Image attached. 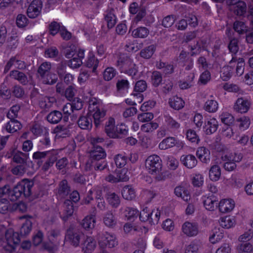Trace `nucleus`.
<instances>
[{
  "label": "nucleus",
  "instance_id": "40",
  "mask_svg": "<svg viewBox=\"0 0 253 253\" xmlns=\"http://www.w3.org/2000/svg\"><path fill=\"white\" fill-rule=\"evenodd\" d=\"M95 222V216L94 215H89L86 216L83 219L81 225L85 229L89 230L94 227Z\"/></svg>",
  "mask_w": 253,
  "mask_h": 253
},
{
  "label": "nucleus",
  "instance_id": "1",
  "mask_svg": "<svg viewBox=\"0 0 253 253\" xmlns=\"http://www.w3.org/2000/svg\"><path fill=\"white\" fill-rule=\"evenodd\" d=\"M106 115V111L99 103L96 101L89 103L86 116H80L78 125L82 129L90 130L92 127V119L96 127H98Z\"/></svg>",
  "mask_w": 253,
  "mask_h": 253
},
{
  "label": "nucleus",
  "instance_id": "23",
  "mask_svg": "<svg viewBox=\"0 0 253 253\" xmlns=\"http://www.w3.org/2000/svg\"><path fill=\"white\" fill-rule=\"evenodd\" d=\"M96 247V241L92 237L87 236L81 244V248L84 253H91Z\"/></svg>",
  "mask_w": 253,
  "mask_h": 253
},
{
  "label": "nucleus",
  "instance_id": "30",
  "mask_svg": "<svg viewBox=\"0 0 253 253\" xmlns=\"http://www.w3.org/2000/svg\"><path fill=\"white\" fill-rule=\"evenodd\" d=\"M116 86L117 89V95L118 96H124L128 92L129 83L127 80L122 79L117 82Z\"/></svg>",
  "mask_w": 253,
  "mask_h": 253
},
{
  "label": "nucleus",
  "instance_id": "35",
  "mask_svg": "<svg viewBox=\"0 0 253 253\" xmlns=\"http://www.w3.org/2000/svg\"><path fill=\"white\" fill-rule=\"evenodd\" d=\"M122 195L124 199L131 200L136 197V192L131 185H126L122 190Z\"/></svg>",
  "mask_w": 253,
  "mask_h": 253
},
{
  "label": "nucleus",
  "instance_id": "12",
  "mask_svg": "<svg viewBox=\"0 0 253 253\" xmlns=\"http://www.w3.org/2000/svg\"><path fill=\"white\" fill-rule=\"evenodd\" d=\"M251 105V102L249 98L241 97L236 100L233 108L236 112L244 114L247 113L249 110Z\"/></svg>",
  "mask_w": 253,
  "mask_h": 253
},
{
  "label": "nucleus",
  "instance_id": "42",
  "mask_svg": "<svg viewBox=\"0 0 253 253\" xmlns=\"http://www.w3.org/2000/svg\"><path fill=\"white\" fill-rule=\"evenodd\" d=\"M235 71V68L229 64L228 66H224L222 68L220 77L223 81H227L229 80L232 77L233 72Z\"/></svg>",
  "mask_w": 253,
  "mask_h": 253
},
{
  "label": "nucleus",
  "instance_id": "29",
  "mask_svg": "<svg viewBox=\"0 0 253 253\" xmlns=\"http://www.w3.org/2000/svg\"><path fill=\"white\" fill-rule=\"evenodd\" d=\"M65 208L60 217L64 222H66L74 212V204L70 200H65L64 203Z\"/></svg>",
  "mask_w": 253,
  "mask_h": 253
},
{
  "label": "nucleus",
  "instance_id": "26",
  "mask_svg": "<svg viewBox=\"0 0 253 253\" xmlns=\"http://www.w3.org/2000/svg\"><path fill=\"white\" fill-rule=\"evenodd\" d=\"M99 60L95 57L92 51L88 53L87 57L84 62V66L88 68L92 69V72H95L98 66Z\"/></svg>",
  "mask_w": 253,
  "mask_h": 253
},
{
  "label": "nucleus",
  "instance_id": "18",
  "mask_svg": "<svg viewBox=\"0 0 253 253\" xmlns=\"http://www.w3.org/2000/svg\"><path fill=\"white\" fill-rule=\"evenodd\" d=\"M129 12L131 14H136L134 18V21L136 22L140 21L146 13L145 9L140 8L138 4L136 2H133L130 4Z\"/></svg>",
  "mask_w": 253,
  "mask_h": 253
},
{
  "label": "nucleus",
  "instance_id": "43",
  "mask_svg": "<svg viewBox=\"0 0 253 253\" xmlns=\"http://www.w3.org/2000/svg\"><path fill=\"white\" fill-rule=\"evenodd\" d=\"M139 219L142 222L149 221L151 224L153 222V212H151L147 207L139 212Z\"/></svg>",
  "mask_w": 253,
  "mask_h": 253
},
{
  "label": "nucleus",
  "instance_id": "33",
  "mask_svg": "<svg viewBox=\"0 0 253 253\" xmlns=\"http://www.w3.org/2000/svg\"><path fill=\"white\" fill-rule=\"evenodd\" d=\"M169 104L171 108L175 110H179L183 108L185 102L181 97L174 96L169 99Z\"/></svg>",
  "mask_w": 253,
  "mask_h": 253
},
{
  "label": "nucleus",
  "instance_id": "49",
  "mask_svg": "<svg viewBox=\"0 0 253 253\" xmlns=\"http://www.w3.org/2000/svg\"><path fill=\"white\" fill-rule=\"evenodd\" d=\"M221 175V170L218 165L212 166L209 171V177L213 181H217Z\"/></svg>",
  "mask_w": 253,
  "mask_h": 253
},
{
  "label": "nucleus",
  "instance_id": "64",
  "mask_svg": "<svg viewBox=\"0 0 253 253\" xmlns=\"http://www.w3.org/2000/svg\"><path fill=\"white\" fill-rule=\"evenodd\" d=\"M117 71L113 67H107L103 72V78L105 81L111 80L116 75Z\"/></svg>",
  "mask_w": 253,
  "mask_h": 253
},
{
  "label": "nucleus",
  "instance_id": "20",
  "mask_svg": "<svg viewBox=\"0 0 253 253\" xmlns=\"http://www.w3.org/2000/svg\"><path fill=\"white\" fill-rule=\"evenodd\" d=\"M229 4L233 5L234 13L237 16H244L247 11L246 3L242 0H229Z\"/></svg>",
  "mask_w": 253,
  "mask_h": 253
},
{
  "label": "nucleus",
  "instance_id": "2",
  "mask_svg": "<svg viewBox=\"0 0 253 253\" xmlns=\"http://www.w3.org/2000/svg\"><path fill=\"white\" fill-rule=\"evenodd\" d=\"M21 219H25V221L22 224L20 229V234L14 232L13 229H7L5 234L7 244L4 246L5 251L12 253L14 252L16 246L20 242V236H26L28 235L32 227V217L30 215H23L20 218Z\"/></svg>",
  "mask_w": 253,
  "mask_h": 253
},
{
  "label": "nucleus",
  "instance_id": "8",
  "mask_svg": "<svg viewBox=\"0 0 253 253\" xmlns=\"http://www.w3.org/2000/svg\"><path fill=\"white\" fill-rule=\"evenodd\" d=\"M184 146V143L177 138L169 136L164 138L159 144V148L165 150L175 146L178 149H181Z\"/></svg>",
  "mask_w": 253,
  "mask_h": 253
},
{
  "label": "nucleus",
  "instance_id": "11",
  "mask_svg": "<svg viewBox=\"0 0 253 253\" xmlns=\"http://www.w3.org/2000/svg\"><path fill=\"white\" fill-rule=\"evenodd\" d=\"M6 157L8 158H12L13 161L16 163L24 164L29 158V153L13 149L7 152Z\"/></svg>",
  "mask_w": 253,
  "mask_h": 253
},
{
  "label": "nucleus",
  "instance_id": "48",
  "mask_svg": "<svg viewBox=\"0 0 253 253\" xmlns=\"http://www.w3.org/2000/svg\"><path fill=\"white\" fill-rule=\"evenodd\" d=\"M219 223L222 227L229 229L235 225V220L232 216H226L221 218Z\"/></svg>",
  "mask_w": 253,
  "mask_h": 253
},
{
  "label": "nucleus",
  "instance_id": "28",
  "mask_svg": "<svg viewBox=\"0 0 253 253\" xmlns=\"http://www.w3.org/2000/svg\"><path fill=\"white\" fill-rule=\"evenodd\" d=\"M234 63H236V74L237 76H241L244 71L245 67V61L243 58H237L236 57L233 56L231 60L229 62V64L232 65L234 67Z\"/></svg>",
  "mask_w": 253,
  "mask_h": 253
},
{
  "label": "nucleus",
  "instance_id": "36",
  "mask_svg": "<svg viewBox=\"0 0 253 253\" xmlns=\"http://www.w3.org/2000/svg\"><path fill=\"white\" fill-rule=\"evenodd\" d=\"M174 194L178 197H181L184 201H188L191 198L189 191L184 186H178L174 189Z\"/></svg>",
  "mask_w": 253,
  "mask_h": 253
},
{
  "label": "nucleus",
  "instance_id": "56",
  "mask_svg": "<svg viewBox=\"0 0 253 253\" xmlns=\"http://www.w3.org/2000/svg\"><path fill=\"white\" fill-rule=\"evenodd\" d=\"M247 26L245 22L240 21H236L233 24V29L234 31L239 34H242L246 33L247 31Z\"/></svg>",
  "mask_w": 253,
  "mask_h": 253
},
{
  "label": "nucleus",
  "instance_id": "3",
  "mask_svg": "<svg viewBox=\"0 0 253 253\" xmlns=\"http://www.w3.org/2000/svg\"><path fill=\"white\" fill-rule=\"evenodd\" d=\"M34 183L28 179L19 182L11 190L8 184L0 187V197H5L9 201H15L20 197H29L32 194V188Z\"/></svg>",
  "mask_w": 253,
  "mask_h": 253
},
{
  "label": "nucleus",
  "instance_id": "41",
  "mask_svg": "<svg viewBox=\"0 0 253 253\" xmlns=\"http://www.w3.org/2000/svg\"><path fill=\"white\" fill-rule=\"evenodd\" d=\"M102 189L100 187H93L90 189L86 197L88 199V203L89 202V201L93 199V194L94 195L96 200L102 199Z\"/></svg>",
  "mask_w": 253,
  "mask_h": 253
},
{
  "label": "nucleus",
  "instance_id": "53",
  "mask_svg": "<svg viewBox=\"0 0 253 253\" xmlns=\"http://www.w3.org/2000/svg\"><path fill=\"white\" fill-rule=\"evenodd\" d=\"M236 123L239 129L241 131H244L249 128L251 122L248 117H243L238 119Z\"/></svg>",
  "mask_w": 253,
  "mask_h": 253
},
{
  "label": "nucleus",
  "instance_id": "15",
  "mask_svg": "<svg viewBox=\"0 0 253 253\" xmlns=\"http://www.w3.org/2000/svg\"><path fill=\"white\" fill-rule=\"evenodd\" d=\"M83 235L82 232L79 230L69 228L67 231L65 238L71 245L76 247L79 245L81 238Z\"/></svg>",
  "mask_w": 253,
  "mask_h": 253
},
{
  "label": "nucleus",
  "instance_id": "54",
  "mask_svg": "<svg viewBox=\"0 0 253 253\" xmlns=\"http://www.w3.org/2000/svg\"><path fill=\"white\" fill-rule=\"evenodd\" d=\"M151 79L153 86L158 87L162 82V75L160 72L155 71L152 74Z\"/></svg>",
  "mask_w": 253,
  "mask_h": 253
},
{
  "label": "nucleus",
  "instance_id": "47",
  "mask_svg": "<svg viewBox=\"0 0 253 253\" xmlns=\"http://www.w3.org/2000/svg\"><path fill=\"white\" fill-rule=\"evenodd\" d=\"M51 146V141L49 133L47 132L44 136L40 139L38 144V148L39 150H42L49 148Z\"/></svg>",
  "mask_w": 253,
  "mask_h": 253
},
{
  "label": "nucleus",
  "instance_id": "5",
  "mask_svg": "<svg viewBox=\"0 0 253 253\" xmlns=\"http://www.w3.org/2000/svg\"><path fill=\"white\" fill-rule=\"evenodd\" d=\"M85 50L79 48L78 50L75 46L67 48L65 51V57L71 59L68 62V66L72 69L79 68L83 64V59L84 58Z\"/></svg>",
  "mask_w": 253,
  "mask_h": 253
},
{
  "label": "nucleus",
  "instance_id": "37",
  "mask_svg": "<svg viewBox=\"0 0 253 253\" xmlns=\"http://www.w3.org/2000/svg\"><path fill=\"white\" fill-rule=\"evenodd\" d=\"M149 34V30L145 27L139 26L132 31V36L135 38L144 39Z\"/></svg>",
  "mask_w": 253,
  "mask_h": 253
},
{
  "label": "nucleus",
  "instance_id": "19",
  "mask_svg": "<svg viewBox=\"0 0 253 253\" xmlns=\"http://www.w3.org/2000/svg\"><path fill=\"white\" fill-rule=\"evenodd\" d=\"M165 126L168 131L175 132L180 126V124L174 120L169 114L164 115Z\"/></svg>",
  "mask_w": 253,
  "mask_h": 253
},
{
  "label": "nucleus",
  "instance_id": "27",
  "mask_svg": "<svg viewBox=\"0 0 253 253\" xmlns=\"http://www.w3.org/2000/svg\"><path fill=\"white\" fill-rule=\"evenodd\" d=\"M181 163L188 169H192L197 164V160L192 154L183 155L180 157Z\"/></svg>",
  "mask_w": 253,
  "mask_h": 253
},
{
  "label": "nucleus",
  "instance_id": "39",
  "mask_svg": "<svg viewBox=\"0 0 253 253\" xmlns=\"http://www.w3.org/2000/svg\"><path fill=\"white\" fill-rule=\"evenodd\" d=\"M204 109L209 113H215L218 109V103L214 99H209L205 102Z\"/></svg>",
  "mask_w": 253,
  "mask_h": 253
},
{
  "label": "nucleus",
  "instance_id": "4",
  "mask_svg": "<svg viewBox=\"0 0 253 253\" xmlns=\"http://www.w3.org/2000/svg\"><path fill=\"white\" fill-rule=\"evenodd\" d=\"M128 126L124 123L118 124L115 126V120L113 118H109L106 123L105 132L110 138L123 137L128 134Z\"/></svg>",
  "mask_w": 253,
  "mask_h": 253
},
{
  "label": "nucleus",
  "instance_id": "21",
  "mask_svg": "<svg viewBox=\"0 0 253 253\" xmlns=\"http://www.w3.org/2000/svg\"><path fill=\"white\" fill-rule=\"evenodd\" d=\"M7 117L10 119V121L4 125V128L7 132L13 133L21 128V123L14 118H11L10 113L7 114Z\"/></svg>",
  "mask_w": 253,
  "mask_h": 253
},
{
  "label": "nucleus",
  "instance_id": "31",
  "mask_svg": "<svg viewBox=\"0 0 253 253\" xmlns=\"http://www.w3.org/2000/svg\"><path fill=\"white\" fill-rule=\"evenodd\" d=\"M196 156L202 163H208L210 161V151L205 147H200L196 151Z\"/></svg>",
  "mask_w": 253,
  "mask_h": 253
},
{
  "label": "nucleus",
  "instance_id": "61",
  "mask_svg": "<svg viewBox=\"0 0 253 253\" xmlns=\"http://www.w3.org/2000/svg\"><path fill=\"white\" fill-rule=\"evenodd\" d=\"M122 73L131 76L132 79H134L138 73V67L137 65L133 62L132 65L131 64V66H128V67Z\"/></svg>",
  "mask_w": 253,
  "mask_h": 253
},
{
  "label": "nucleus",
  "instance_id": "7",
  "mask_svg": "<svg viewBox=\"0 0 253 253\" xmlns=\"http://www.w3.org/2000/svg\"><path fill=\"white\" fill-rule=\"evenodd\" d=\"M51 69V64L50 63L45 62L42 63L39 67L38 72L40 76L43 78L46 75V80L44 79L43 82L45 84H53L56 83L57 78L56 75H51L48 74V71Z\"/></svg>",
  "mask_w": 253,
  "mask_h": 253
},
{
  "label": "nucleus",
  "instance_id": "45",
  "mask_svg": "<svg viewBox=\"0 0 253 253\" xmlns=\"http://www.w3.org/2000/svg\"><path fill=\"white\" fill-rule=\"evenodd\" d=\"M156 49V46L154 44H151L140 51V56L144 59H149L152 56Z\"/></svg>",
  "mask_w": 253,
  "mask_h": 253
},
{
  "label": "nucleus",
  "instance_id": "10",
  "mask_svg": "<svg viewBox=\"0 0 253 253\" xmlns=\"http://www.w3.org/2000/svg\"><path fill=\"white\" fill-rule=\"evenodd\" d=\"M147 87V84L144 80H140L135 83L131 95L137 102L141 103L143 101L144 98L142 93L146 90Z\"/></svg>",
  "mask_w": 253,
  "mask_h": 253
},
{
  "label": "nucleus",
  "instance_id": "17",
  "mask_svg": "<svg viewBox=\"0 0 253 253\" xmlns=\"http://www.w3.org/2000/svg\"><path fill=\"white\" fill-rule=\"evenodd\" d=\"M218 123L216 119L213 117H208L205 119L203 130L208 134H211L216 131Z\"/></svg>",
  "mask_w": 253,
  "mask_h": 253
},
{
  "label": "nucleus",
  "instance_id": "52",
  "mask_svg": "<svg viewBox=\"0 0 253 253\" xmlns=\"http://www.w3.org/2000/svg\"><path fill=\"white\" fill-rule=\"evenodd\" d=\"M9 199L6 198L0 200V213L5 214L7 211L12 212V205L9 203Z\"/></svg>",
  "mask_w": 253,
  "mask_h": 253
},
{
  "label": "nucleus",
  "instance_id": "24",
  "mask_svg": "<svg viewBox=\"0 0 253 253\" xmlns=\"http://www.w3.org/2000/svg\"><path fill=\"white\" fill-rule=\"evenodd\" d=\"M218 204L217 207L221 213L229 212L235 207V202L232 199H222Z\"/></svg>",
  "mask_w": 253,
  "mask_h": 253
},
{
  "label": "nucleus",
  "instance_id": "13",
  "mask_svg": "<svg viewBox=\"0 0 253 253\" xmlns=\"http://www.w3.org/2000/svg\"><path fill=\"white\" fill-rule=\"evenodd\" d=\"M42 2L41 0H33L27 10V16L31 19L38 17L41 13Z\"/></svg>",
  "mask_w": 253,
  "mask_h": 253
},
{
  "label": "nucleus",
  "instance_id": "22",
  "mask_svg": "<svg viewBox=\"0 0 253 253\" xmlns=\"http://www.w3.org/2000/svg\"><path fill=\"white\" fill-rule=\"evenodd\" d=\"M92 163L95 161H99L105 158L106 153L104 148L101 146L92 147V149L90 153Z\"/></svg>",
  "mask_w": 253,
  "mask_h": 253
},
{
  "label": "nucleus",
  "instance_id": "60",
  "mask_svg": "<svg viewBox=\"0 0 253 253\" xmlns=\"http://www.w3.org/2000/svg\"><path fill=\"white\" fill-rule=\"evenodd\" d=\"M194 76L192 74L188 75L186 77V81H180L179 84V87L182 89H186L193 85V81Z\"/></svg>",
  "mask_w": 253,
  "mask_h": 253
},
{
  "label": "nucleus",
  "instance_id": "32",
  "mask_svg": "<svg viewBox=\"0 0 253 253\" xmlns=\"http://www.w3.org/2000/svg\"><path fill=\"white\" fill-rule=\"evenodd\" d=\"M156 65L157 68L161 70L165 75H170L174 72L173 65L168 62L160 60L157 62Z\"/></svg>",
  "mask_w": 253,
  "mask_h": 253
},
{
  "label": "nucleus",
  "instance_id": "44",
  "mask_svg": "<svg viewBox=\"0 0 253 253\" xmlns=\"http://www.w3.org/2000/svg\"><path fill=\"white\" fill-rule=\"evenodd\" d=\"M107 201L113 208H117L120 204V197L115 193H109L107 194Z\"/></svg>",
  "mask_w": 253,
  "mask_h": 253
},
{
  "label": "nucleus",
  "instance_id": "59",
  "mask_svg": "<svg viewBox=\"0 0 253 253\" xmlns=\"http://www.w3.org/2000/svg\"><path fill=\"white\" fill-rule=\"evenodd\" d=\"M104 223L108 227H113L115 225L117 221L115 216L112 212H107L104 217Z\"/></svg>",
  "mask_w": 253,
  "mask_h": 253
},
{
  "label": "nucleus",
  "instance_id": "62",
  "mask_svg": "<svg viewBox=\"0 0 253 253\" xmlns=\"http://www.w3.org/2000/svg\"><path fill=\"white\" fill-rule=\"evenodd\" d=\"M186 138L191 143L198 144L200 141V138L194 130L189 129L186 132Z\"/></svg>",
  "mask_w": 253,
  "mask_h": 253
},
{
  "label": "nucleus",
  "instance_id": "9",
  "mask_svg": "<svg viewBox=\"0 0 253 253\" xmlns=\"http://www.w3.org/2000/svg\"><path fill=\"white\" fill-rule=\"evenodd\" d=\"M118 245L116 236L107 232L102 234L99 240V245L101 249L113 248Z\"/></svg>",
  "mask_w": 253,
  "mask_h": 253
},
{
  "label": "nucleus",
  "instance_id": "63",
  "mask_svg": "<svg viewBox=\"0 0 253 253\" xmlns=\"http://www.w3.org/2000/svg\"><path fill=\"white\" fill-rule=\"evenodd\" d=\"M158 126L159 125L158 123L151 122L150 123L142 125L141 126V130L145 132H152L156 129Z\"/></svg>",
  "mask_w": 253,
  "mask_h": 253
},
{
  "label": "nucleus",
  "instance_id": "6",
  "mask_svg": "<svg viewBox=\"0 0 253 253\" xmlns=\"http://www.w3.org/2000/svg\"><path fill=\"white\" fill-rule=\"evenodd\" d=\"M145 166L148 172L151 174L159 173L162 168V161L157 155H152L148 157L145 161Z\"/></svg>",
  "mask_w": 253,
  "mask_h": 253
},
{
  "label": "nucleus",
  "instance_id": "25",
  "mask_svg": "<svg viewBox=\"0 0 253 253\" xmlns=\"http://www.w3.org/2000/svg\"><path fill=\"white\" fill-rule=\"evenodd\" d=\"M182 229L183 232L189 237L196 236L198 233L197 225L188 221L185 222L182 225Z\"/></svg>",
  "mask_w": 253,
  "mask_h": 253
},
{
  "label": "nucleus",
  "instance_id": "57",
  "mask_svg": "<svg viewBox=\"0 0 253 253\" xmlns=\"http://www.w3.org/2000/svg\"><path fill=\"white\" fill-rule=\"evenodd\" d=\"M221 134L223 136L227 138H231L233 139L237 140L238 135L235 134L231 126H223L221 130Z\"/></svg>",
  "mask_w": 253,
  "mask_h": 253
},
{
  "label": "nucleus",
  "instance_id": "38",
  "mask_svg": "<svg viewBox=\"0 0 253 253\" xmlns=\"http://www.w3.org/2000/svg\"><path fill=\"white\" fill-rule=\"evenodd\" d=\"M63 118L62 113L59 111L54 110L50 112L46 116L47 121L50 124H57Z\"/></svg>",
  "mask_w": 253,
  "mask_h": 253
},
{
  "label": "nucleus",
  "instance_id": "58",
  "mask_svg": "<svg viewBox=\"0 0 253 253\" xmlns=\"http://www.w3.org/2000/svg\"><path fill=\"white\" fill-rule=\"evenodd\" d=\"M62 26L56 21L51 22L48 25V30L50 35L55 36L61 30Z\"/></svg>",
  "mask_w": 253,
  "mask_h": 253
},
{
  "label": "nucleus",
  "instance_id": "34",
  "mask_svg": "<svg viewBox=\"0 0 253 253\" xmlns=\"http://www.w3.org/2000/svg\"><path fill=\"white\" fill-rule=\"evenodd\" d=\"M70 192V187L68 184L67 180L63 179L60 182L58 190L57 195L61 198H65Z\"/></svg>",
  "mask_w": 253,
  "mask_h": 253
},
{
  "label": "nucleus",
  "instance_id": "14",
  "mask_svg": "<svg viewBox=\"0 0 253 253\" xmlns=\"http://www.w3.org/2000/svg\"><path fill=\"white\" fill-rule=\"evenodd\" d=\"M202 199L204 206L206 210L213 211L217 207L218 199L213 193H209L203 196Z\"/></svg>",
  "mask_w": 253,
  "mask_h": 253
},
{
  "label": "nucleus",
  "instance_id": "46",
  "mask_svg": "<svg viewBox=\"0 0 253 253\" xmlns=\"http://www.w3.org/2000/svg\"><path fill=\"white\" fill-rule=\"evenodd\" d=\"M10 76L18 81L23 84L25 85L27 83V77L23 72L17 70H12L10 72Z\"/></svg>",
  "mask_w": 253,
  "mask_h": 253
},
{
  "label": "nucleus",
  "instance_id": "51",
  "mask_svg": "<svg viewBox=\"0 0 253 253\" xmlns=\"http://www.w3.org/2000/svg\"><path fill=\"white\" fill-rule=\"evenodd\" d=\"M219 118L221 122L224 124V126H231L235 121L233 116L228 112L222 113Z\"/></svg>",
  "mask_w": 253,
  "mask_h": 253
},
{
  "label": "nucleus",
  "instance_id": "55",
  "mask_svg": "<svg viewBox=\"0 0 253 253\" xmlns=\"http://www.w3.org/2000/svg\"><path fill=\"white\" fill-rule=\"evenodd\" d=\"M105 20L107 22L108 29L113 28L117 22L116 16L112 12L107 13L105 16Z\"/></svg>",
  "mask_w": 253,
  "mask_h": 253
},
{
  "label": "nucleus",
  "instance_id": "50",
  "mask_svg": "<svg viewBox=\"0 0 253 253\" xmlns=\"http://www.w3.org/2000/svg\"><path fill=\"white\" fill-rule=\"evenodd\" d=\"M139 212L136 209L127 207L125 211V216L127 220L132 222L138 217Z\"/></svg>",
  "mask_w": 253,
  "mask_h": 253
},
{
  "label": "nucleus",
  "instance_id": "16",
  "mask_svg": "<svg viewBox=\"0 0 253 253\" xmlns=\"http://www.w3.org/2000/svg\"><path fill=\"white\" fill-rule=\"evenodd\" d=\"M133 62V60L126 53H120L118 56L116 66L122 73L126 70L128 66H131Z\"/></svg>",
  "mask_w": 253,
  "mask_h": 253
}]
</instances>
